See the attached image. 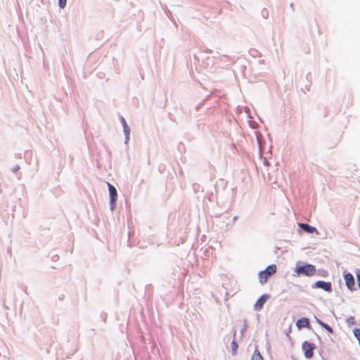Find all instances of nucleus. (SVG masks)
Here are the masks:
<instances>
[{"label": "nucleus", "mask_w": 360, "mask_h": 360, "mask_svg": "<svg viewBox=\"0 0 360 360\" xmlns=\"http://www.w3.org/2000/svg\"><path fill=\"white\" fill-rule=\"evenodd\" d=\"M295 272L297 276H312L316 272L314 265L305 263L303 262H297L295 266Z\"/></svg>", "instance_id": "f257e3e1"}, {"label": "nucleus", "mask_w": 360, "mask_h": 360, "mask_svg": "<svg viewBox=\"0 0 360 360\" xmlns=\"http://www.w3.org/2000/svg\"><path fill=\"white\" fill-rule=\"evenodd\" d=\"M276 269L275 264H270L264 270L260 271L258 274L259 283L262 285L266 283L269 278L276 272Z\"/></svg>", "instance_id": "f03ea898"}, {"label": "nucleus", "mask_w": 360, "mask_h": 360, "mask_svg": "<svg viewBox=\"0 0 360 360\" xmlns=\"http://www.w3.org/2000/svg\"><path fill=\"white\" fill-rule=\"evenodd\" d=\"M316 348L315 344L309 342L307 340L304 341L302 344V349L304 352V357L310 359L314 356V351Z\"/></svg>", "instance_id": "7ed1b4c3"}, {"label": "nucleus", "mask_w": 360, "mask_h": 360, "mask_svg": "<svg viewBox=\"0 0 360 360\" xmlns=\"http://www.w3.org/2000/svg\"><path fill=\"white\" fill-rule=\"evenodd\" d=\"M108 184V191H109V195H110V210L112 212L116 207L117 205V189L114 186L110 184V183Z\"/></svg>", "instance_id": "20e7f679"}, {"label": "nucleus", "mask_w": 360, "mask_h": 360, "mask_svg": "<svg viewBox=\"0 0 360 360\" xmlns=\"http://www.w3.org/2000/svg\"><path fill=\"white\" fill-rule=\"evenodd\" d=\"M312 288H319L327 292H331L333 291L332 283L328 281H318L311 285Z\"/></svg>", "instance_id": "39448f33"}, {"label": "nucleus", "mask_w": 360, "mask_h": 360, "mask_svg": "<svg viewBox=\"0 0 360 360\" xmlns=\"http://www.w3.org/2000/svg\"><path fill=\"white\" fill-rule=\"evenodd\" d=\"M270 295L269 294H263L261 295L257 300L255 304L254 308L256 311H260L263 309L264 304L269 298Z\"/></svg>", "instance_id": "423d86ee"}, {"label": "nucleus", "mask_w": 360, "mask_h": 360, "mask_svg": "<svg viewBox=\"0 0 360 360\" xmlns=\"http://www.w3.org/2000/svg\"><path fill=\"white\" fill-rule=\"evenodd\" d=\"M344 278L347 288L352 290L355 285L354 278L353 275L349 272L345 273Z\"/></svg>", "instance_id": "0eeeda50"}, {"label": "nucleus", "mask_w": 360, "mask_h": 360, "mask_svg": "<svg viewBox=\"0 0 360 360\" xmlns=\"http://www.w3.org/2000/svg\"><path fill=\"white\" fill-rule=\"evenodd\" d=\"M296 326L299 329H301L302 328H311L309 319L306 317L299 319L296 322Z\"/></svg>", "instance_id": "6e6552de"}, {"label": "nucleus", "mask_w": 360, "mask_h": 360, "mask_svg": "<svg viewBox=\"0 0 360 360\" xmlns=\"http://www.w3.org/2000/svg\"><path fill=\"white\" fill-rule=\"evenodd\" d=\"M298 225H299V227L305 233H318L316 229L314 226H312L308 224L300 223Z\"/></svg>", "instance_id": "1a4fd4ad"}, {"label": "nucleus", "mask_w": 360, "mask_h": 360, "mask_svg": "<svg viewBox=\"0 0 360 360\" xmlns=\"http://www.w3.org/2000/svg\"><path fill=\"white\" fill-rule=\"evenodd\" d=\"M252 360H264L262 356L261 355L257 348H256L253 352Z\"/></svg>", "instance_id": "9d476101"}, {"label": "nucleus", "mask_w": 360, "mask_h": 360, "mask_svg": "<svg viewBox=\"0 0 360 360\" xmlns=\"http://www.w3.org/2000/svg\"><path fill=\"white\" fill-rule=\"evenodd\" d=\"M120 120L123 127V132L131 131L130 127L128 126L125 119L122 116H120Z\"/></svg>", "instance_id": "9b49d317"}, {"label": "nucleus", "mask_w": 360, "mask_h": 360, "mask_svg": "<svg viewBox=\"0 0 360 360\" xmlns=\"http://www.w3.org/2000/svg\"><path fill=\"white\" fill-rule=\"evenodd\" d=\"M238 348V343L236 342V341L235 340H233L231 342V352H232L233 355H235L237 354Z\"/></svg>", "instance_id": "f8f14e48"}, {"label": "nucleus", "mask_w": 360, "mask_h": 360, "mask_svg": "<svg viewBox=\"0 0 360 360\" xmlns=\"http://www.w3.org/2000/svg\"><path fill=\"white\" fill-rule=\"evenodd\" d=\"M354 337L357 339L359 345L360 346V328H355L353 330Z\"/></svg>", "instance_id": "ddd939ff"}, {"label": "nucleus", "mask_w": 360, "mask_h": 360, "mask_svg": "<svg viewBox=\"0 0 360 360\" xmlns=\"http://www.w3.org/2000/svg\"><path fill=\"white\" fill-rule=\"evenodd\" d=\"M321 326L323 328L326 329L329 333H333V329L328 323L323 322V323H321Z\"/></svg>", "instance_id": "4468645a"}, {"label": "nucleus", "mask_w": 360, "mask_h": 360, "mask_svg": "<svg viewBox=\"0 0 360 360\" xmlns=\"http://www.w3.org/2000/svg\"><path fill=\"white\" fill-rule=\"evenodd\" d=\"M346 323L348 324V326L354 325L356 323L355 318L354 316H349L347 319Z\"/></svg>", "instance_id": "2eb2a0df"}, {"label": "nucleus", "mask_w": 360, "mask_h": 360, "mask_svg": "<svg viewBox=\"0 0 360 360\" xmlns=\"http://www.w3.org/2000/svg\"><path fill=\"white\" fill-rule=\"evenodd\" d=\"M261 15L264 19H267L269 17V11L266 8H263L261 11Z\"/></svg>", "instance_id": "dca6fc26"}, {"label": "nucleus", "mask_w": 360, "mask_h": 360, "mask_svg": "<svg viewBox=\"0 0 360 360\" xmlns=\"http://www.w3.org/2000/svg\"><path fill=\"white\" fill-rule=\"evenodd\" d=\"M318 275L319 276H321L322 277H326L328 276V273L327 271L326 270H323V269H319L318 270Z\"/></svg>", "instance_id": "f3484780"}, {"label": "nucleus", "mask_w": 360, "mask_h": 360, "mask_svg": "<svg viewBox=\"0 0 360 360\" xmlns=\"http://www.w3.org/2000/svg\"><path fill=\"white\" fill-rule=\"evenodd\" d=\"M67 0H58V6L60 8H64L66 6Z\"/></svg>", "instance_id": "a211bd4d"}, {"label": "nucleus", "mask_w": 360, "mask_h": 360, "mask_svg": "<svg viewBox=\"0 0 360 360\" xmlns=\"http://www.w3.org/2000/svg\"><path fill=\"white\" fill-rule=\"evenodd\" d=\"M130 131H124V137H125V141H124V143H127V142H128V141H129V140Z\"/></svg>", "instance_id": "6ab92c4d"}, {"label": "nucleus", "mask_w": 360, "mask_h": 360, "mask_svg": "<svg viewBox=\"0 0 360 360\" xmlns=\"http://www.w3.org/2000/svg\"><path fill=\"white\" fill-rule=\"evenodd\" d=\"M356 281H357V284H358L359 288L360 290V271L359 269L357 270V272H356Z\"/></svg>", "instance_id": "aec40b11"}, {"label": "nucleus", "mask_w": 360, "mask_h": 360, "mask_svg": "<svg viewBox=\"0 0 360 360\" xmlns=\"http://www.w3.org/2000/svg\"><path fill=\"white\" fill-rule=\"evenodd\" d=\"M247 328H248V324H247V320H245L244 321V326L243 327V328L241 329V334H243L246 330H247Z\"/></svg>", "instance_id": "412c9836"}, {"label": "nucleus", "mask_w": 360, "mask_h": 360, "mask_svg": "<svg viewBox=\"0 0 360 360\" xmlns=\"http://www.w3.org/2000/svg\"><path fill=\"white\" fill-rule=\"evenodd\" d=\"M18 169H20V166L19 165H15V167H12L11 171H12V172L15 173Z\"/></svg>", "instance_id": "4be33fe9"}, {"label": "nucleus", "mask_w": 360, "mask_h": 360, "mask_svg": "<svg viewBox=\"0 0 360 360\" xmlns=\"http://www.w3.org/2000/svg\"><path fill=\"white\" fill-rule=\"evenodd\" d=\"M224 57L227 58V61L226 62H228V64H231V63H233L234 62L233 59L229 58L226 55H224Z\"/></svg>", "instance_id": "5701e85b"}, {"label": "nucleus", "mask_w": 360, "mask_h": 360, "mask_svg": "<svg viewBox=\"0 0 360 360\" xmlns=\"http://www.w3.org/2000/svg\"><path fill=\"white\" fill-rule=\"evenodd\" d=\"M316 321L321 326V323H323V321H322L321 319H318L315 316Z\"/></svg>", "instance_id": "b1692460"}, {"label": "nucleus", "mask_w": 360, "mask_h": 360, "mask_svg": "<svg viewBox=\"0 0 360 360\" xmlns=\"http://www.w3.org/2000/svg\"><path fill=\"white\" fill-rule=\"evenodd\" d=\"M264 165H266V166H269L270 164L269 162L265 159L264 160Z\"/></svg>", "instance_id": "393cba45"}, {"label": "nucleus", "mask_w": 360, "mask_h": 360, "mask_svg": "<svg viewBox=\"0 0 360 360\" xmlns=\"http://www.w3.org/2000/svg\"><path fill=\"white\" fill-rule=\"evenodd\" d=\"M238 217L237 216H234V217H233V223H234V222L238 219Z\"/></svg>", "instance_id": "a878e982"}, {"label": "nucleus", "mask_w": 360, "mask_h": 360, "mask_svg": "<svg viewBox=\"0 0 360 360\" xmlns=\"http://www.w3.org/2000/svg\"><path fill=\"white\" fill-rule=\"evenodd\" d=\"M202 105V104H200V105H197V106H196V108H196V110H199V108H200V105Z\"/></svg>", "instance_id": "bb28decb"}, {"label": "nucleus", "mask_w": 360, "mask_h": 360, "mask_svg": "<svg viewBox=\"0 0 360 360\" xmlns=\"http://www.w3.org/2000/svg\"><path fill=\"white\" fill-rule=\"evenodd\" d=\"M206 52H207V53H211V52H212V51H211V50H210V49H208V50H207V51H206Z\"/></svg>", "instance_id": "cd10ccee"}, {"label": "nucleus", "mask_w": 360, "mask_h": 360, "mask_svg": "<svg viewBox=\"0 0 360 360\" xmlns=\"http://www.w3.org/2000/svg\"><path fill=\"white\" fill-rule=\"evenodd\" d=\"M56 257H57V256H53V258H52V259H53V260H55V259H56Z\"/></svg>", "instance_id": "c85d7f7f"}, {"label": "nucleus", "mask_w": 360, "mask_h": 360, "mask_svg": "<svg viewBox=\"0 0 360 360\" xmlns=\"http://www.w3.org/2000/svg\"><path fill=\"white\" fill-rule=\"evenodd\" d=\"M56 257H57V256H53V258H52V259H53V260H55V259H56Z\"/></svg>", "instance_id": "c756f323"}, {"label": "nucleus", "mask_w": 360, "mask_h": 360, "mask_svg": "<svg viewBox=\"0 0 360 360\" xmlns=\"http://www.w3.org/2000/svg\"><path fill=\"white\" fill-rule=\"evenodd\" d=\"M290 7H292V8L293 7V4L292 3L290 4Z\"/></svg>", "instance_id": "7c9ffc66"}, {"label": "nucleus", "mask_w": 360, "mask_h": 360, "mask_svg": "<svg viewBox=\"0 0 360 360\" xmlns=\"http://www.w3.org/2000/svg\"><path fill=\"white\" fill-rule=\"evenodd\" d=\"M316 336L319 340L321 339L320 336H319L318 335H316Z\"/></svg>", "instance_id": "2f4dec72"}]
</instances>
